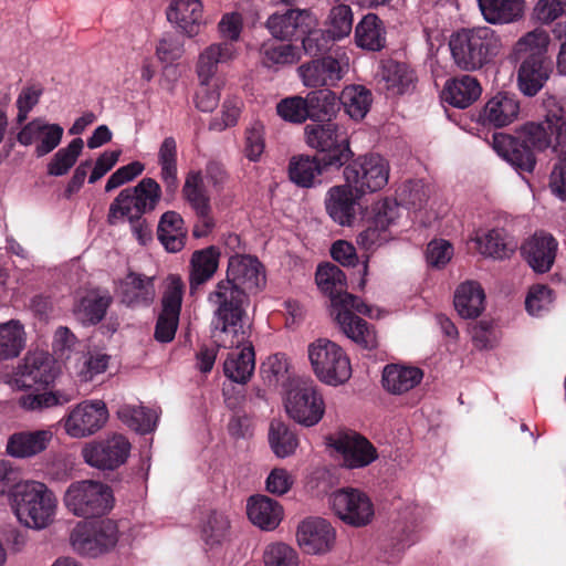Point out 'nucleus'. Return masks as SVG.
Listing matches in <instances>:
<instances>
[{"label":"nucleus","instance_id":"42","mask_svg":"<svg viewBox=\"0 0 566 566\" xmlns=\"http://www.w3.org/2000/svg\"><path fill=\"white\" fill-rule=\"evenodd\" d=\"M268 442L271 451L279 459L293 455L298 447L297 434L290 424L276 418L270 421Z\"/></svg>","mask_w":566,"mask_h":566},{"label":"nucleus","instance_id":"61","mask_svg":"<svg viewBox=\"0 0 566 566\" xmlns=\"http://www.w3.org/2000/svg\"><path fill=\"white\" fill-rule=\"evenodd\" d=\"M264 148V126L260 120H255L245 129L244 155L250 161L256 163Z\"/></svg>","mask_w":566,"mask_h":566},{"label":"nucleus","instance_id":"44","mask_svg":"<svg viewBox=\"0 0 566 566\" xmlns=\"http://www.w3.org/2000/svg\"><path fill=\"white\" fill-rule=\"evenodd\" d=\"M234 49L232 43L223 42L208 46L199 56L197 74L201 84L210 83L219 63L232 60Z\"/></svg>","mask_w":566,"mask_h":566},{"label":"nucleus","instance_id":"8","mask_svg":"<svg viewBox=\"0 0 566 566\" xmlns=\"http://www.w3.org/2000/svg\"><path fill=\"white\" fill-rule=\"evenodd\" d=\"M308 358L315 376L328 386H339L352 377L349 358L343 348L327 338L308 345Z\"/></svg>","mask_w":566,"mask_h":566},{"label":"nucleus","instance_id":"46","mask_svg":"<svg viewBox=\"0 0 566 566\" xmlns=\"http://www.w3.org/2000/svg\"><path fill=\"white\" fill-rule=\"evenodd\" d=\"M482 254L493 259H507L517 249V242L504 229H492L483 238L478 239Z\"/></svg>","mask_w":566,"mask_h":566},{"label":"nucleus","instance_id":"35","mask_svg":"<svg viewBox=\"0 0 566 566\" xmlns=\"http://www.w3.org/2000/svg\"><path fill=\"white\" fill-rule=\"evenodd\" d=\"M221 256L220 249L216 245H209L201 250H196L190 259L189 285L190 293L209 281L218 270Z\"/></svg>","mask_w":566,"mask_h":566},{"label":"nucleus","instance_id":"7","mask_svg":"<svg viewBox=\"0 0 566 566\" xmlns=\"http://www.w3.org/2000/svg\"><path fill=\"white\" fill-rule=\"evenodd\" d=\"M63 501L69 512L88 520L107 514L113 509L114 495L107 484L81 480L67 486Z\"/></svg>","mask_w":566,"mask_h":566},{"label":"nucleus","instance_id":"3","mask_svg":"<svg viewBox=\"0 0 566 566\" xmlns=\"http://www.w3.org/2000/svg\"><path fill=\"white\" fill-rule=\"evenodd\" d=\"M547 45V35L537 31L526 33L514 45V54L520 62L517 86L525 96H535L553 73Z\"/></svg>","mask_w":566,"mask_h":566},{"label":"nucleus","instance_id":"43","mask_svg":"<svg viewBox=\"0 0 566 566\" xmlns=\"http://www.w3.org/2000/svg\"><path fill=\"white\" fill-rule=\"evenodd\" d=\"M182 196L197 217L211 214L210 197L205 187L202 172L200 170H190L187 174L182 187Z\"/></svg>","mask_w":566,"mask_h":566},{"label":"nucleus","instance_id":"27","mask_svg":"<svg viewBox=\"0 0 566 566\" xmlns=\"http://www.w3.org/2000/svg\"><path fill=\"white\" fill-rule=\"evenodd\" d=\"M482 93V87L476 77L462 74L446 81L440 98L443 103L454 108L464 109L471 106Z\"/></svg>","mask_w":566,"mask_h":566},{"label":"nucleus","instance_id":"17","mask_svg":"<svg viewBox=\"0 0 566 566\" xmlns=\"http://www.w3.org/2000/svg\"><path fill=\"white\" fill-rule=\"evenodd\" d=\"M59 374L60 368L51 354L43 350L28 353L17 368L14 384L21 390L35 386L46 389Z\"/></svg>","mask_w":566,"mask_h":566},{"label":"nucleus","instance_id":"48","mask_svg":"<svg viewBox=\"0 0 566 566\" xmlns=\"http://www.w3.org/2000/svg\"><path fill=\"white\" fill-rule=\"evenodd\" d=\"M315 281L319 290L329 297L331 310L333 308L334 296L343 295L348 286L346 274L331 262L317 266Z\"/></svg>","mask_w":566,"mask_h":566},{"label":"nucleus","instance_id":"58","mask_svg":"<svg viewBox=\"0 0 566 566\" xmlns=\"http://www.w3.org/2000/svg\"><path fill=\"white\" fill-rule=\"evenodd\" d=\"M306 105L305 97L291 96L279 102L276 112L286 122L302 124L308 118Z\"/></svg>","mask_w":566,"mask_h":566},{"label":"nucleus","instance_id":"56","mask_svg":"<svg viewBox=\"0 0 566 566\" xmlns=\"http://www.w3.org/2000/svg\"><path fill=\"white\" fill-rule=\"evenodd\" d=\"M418 539L419 536L415 527H409L407 525L398 527L395 530L394 535L386 545L385 552L388 554L386 560L388 563L395 562L399 558L400 554L413 545Z\"/></svg>","mask_w":566,"mask_h":566},{"label":"nucleus","instance_id":"2","mask_svg":"<svg viewBox=\"0 0 566 566\" xmlns=\"http://www.w3.org/2000/svg\"><path fill=\"white\" fill-rule=\"evenodd\" d=\"M265 282L264 266L256 256L235 254L229 259L226 279L219 281L216 290L209 293L208 301L217 305L213 313L217 319L214 329L222 334L232 332L238 338L231 346L248 337L242 324L247 293L260 291Z\"/></svg>","mask_w":566,"mask_h":566},{"label":"nucleus","instance_id":"16","mask_svg":"<svg viewBox=\"0 0 566 566\" xmlns=\"http://www.w3.org/2000/svg\"><path fill=\"white\" fill-rule=\"evenodd\" d=\"M130 449L132 444L125 436L113 433L86 443L82 449V455L92 468L114 471L127 461Z\"/></svg>","mask_w":566,"mask_h":566},{"label":"nucleus","instance_id":"33","mask_svg":"<svg viewBox=\"0 0 566 566\" xmlns=\"http://www.w3.org/2000/svg\"><path fill=\"white\" fill-rule=\"evenodd\" d=\"M304 130L306 144L316 149L315 155H325L326 150L336 149V145L350 144L347 134L335 123L308 124Z\"/></svg>","mask_w":566,"mask_h":566},{"label":"nucleus","instance_id":"31","mask_svg":"<svg viewBox=\"0 0 566 566\" xmlns=\"http://www.w3.org/2000/svg\"><path fill=\"white\" fill-rule=\"evenodd\" d=\"M249 520L263 531L275 530L283 518V506L266 495H252L247 505Z\"/></svg>","mask_w":566,"mask_h":566},{"label":"nucleus","instance_id":"24","mask_svg":"<svg viewBox=\"0 0 566 566\" xmlns=\"http://www.w3.org/2000/svg\"><path fill=\"white\" fill-rule=\"evenodd\" d=\"M557 247L558 243L552 234L535 232L522 244L521 252L534 272L543 274L552 269Z\"/></svg>","mask_w":566,"mask_h":566},{"label":"nucleus","instance_id":"62","mask_svg":"<svg viewBox=\"0 0 566 566\" xmlns=\"http://www.w3.org/2000/svg\"><path fill=\"white\" fill-rule=\"evenodd\" d=\"M264 566H297V553L284 543L268 546L263 555Z\"/></svg>","mask_w":566,"mask_h":566},{"label":"nucleus","instance_id":"54","mask_svg":"<svg viewBox=\"0 0 566 566\" xmlns=\"http://www.w3.org/2000/svg\"><path fill=\"white\" fill-rule=\"evenodd\" d=\"M260 53L263 56L262 64L268 69L274 65L293 64L298 60L297 49L291 43H264L260 49Z\"/></svg>","mask_w":566,"mask_h":566},{"label":"nucleus","instance_id":"1","mask_svg":"<svg viewBox=\"0 0 566 566\" xmlns=\"http://www.w3.org/2000/svg\"><path fill=\"white\" fill-rule=\"evenodd\" d=\"M492 147L518 174L533 172L535 151L551 149L558 157L549 179V187L563 201L566 200V111L549 109L541 122H528L516 135L494 133Z\"/></svg>","mask_w":566,"mask_h":566},{"label":"nucleus","instance_id":"29","mask_svg":"<svg viewBox=\"0 0 566 566\" xmlns=\"http://www.w3.org/2000/svg\"><path fill=\"white\" fill-rule=\"evenodd\" d=\"M202 10L201 0H172L166 15L180 33L192 38L199 33L203 23Z\"/></svg>","mask_w":566,"mask_h":566},{"label":"nucleus","instance_id":"64","mask_svg":"<svg viewBox=\"0 0 566 566\" xmlns=\"http://www.w3.org/2000/svg\"><path fill=\"white\" fill-rule=\"evenodd\" d=\"M554 300V291L547 285L536 284L530 289L525 300V308L531 315H539L547 311Z\"/></svg>","mask_w":566,"mask_h":566},{"label":"nucleus","instance_id":"40","mask_svg":"<svg viewBox=\"0 0 566 566\" xmlns=\"http://www.w3.org/2000/svg\"><path fill=\"white\" fill-rule=\"evenodd\" d=\"M308 119L313 124H329L339 111L337 95L329 88L311 91L306 97Z\"/></svg>","mask_w":566,"mask_h":566},{"label":"nucleus","instance_id":"49","mask_svg":"<svg viewBox=\"0 0 566 566\" xmlns=\"http://www.w3.org/2000/svg\"><path fill=\"white\" fill-rule=\"evenodd\" d=\"M116 413L124 424L140 434L153 432L157 426L156 411L143 406L124 405L118 408Z\"/></svg>","mask_w":566,"mask_h":566},{"label":"nucleus","instance_id":"38","mask_svg":"<svg viewBox=\"0 0 566 566\" xmlns=\"http://www.w3.org/2000/svg\"><path fill=\"white\" fill-rule=\"evenodd\" d=\"M51 439L49 430L17 432L8 440L7 452L13 458H30L44 451Z\"/></svg>","mask_w":566,"mask_h":566},{"label":"nucleus","instance_id":"51","mask_svg":"<svg viewBox=\"0 0 566 566\" xmlns=\"http://www.w3.org/2000/svg\"><path fill=\"white\" fill-rule=\"evenodd\" d=\"M84 148L81 137L72 139L67 146L60 148L46 165V175L51 177L65 176L76 164Z\"/></svg>","mask_w":566,"mask_h":566},{"label":"nucleus","instance_id":"10","mask_svg":"<svg viewBox=\"0 0 566 566\" xmlns=\"http://www.w3.org/2000/svg\"><path fill=\"white\" fill-rule=\"evenodd\" d=\"M284 408L296 423L316 426L325 413V401L313 380H300L286 391Z\"/></svg>","mask_w":566,"mask_h":566},{"label":"nucleus","instance_id":"34","mask_svg":"<svg viewBox=\"0 0 566 566\" xmlns=\"http://www.w3.org/2000/svg\"><path fill=\"white\" fill-rule=\"evenodd\" d=\"M423 378L419 367L399 364L386 365L382 370V387L392 395H401L413 389Z\"/></svg>","mask_w":566,"mask_h":566},{"label":"nucleus","instance_id":"45","mask_svg":"<svg viewBox=\"0 0 566 566\" xmlns=\"http://www.w3.org/2000/svg\"><path fill=\"white\" fill-rule=\"evenodd\" d=\"M355 40L361 49L380 51L386 43L382 21L374 13L366 14L356 25Z\"/></svg>","mask_w":566,"mask_h":566},{"label":"nucleus","instance_id":"28","mask_svg":"<svg viewBox=\"0 0 566 566\" xmlns=\"http://www.w3.org/2000/svg\"><path fill=\"white\" fill-rule=\"evenodd\" d=\"M232 339L227 345L223 344V347H240L241 345H244L243 348L238 354H229L227 359L223 363V373L227 378H229L231 381L239 384V385H245L250 378L252 377L254 369H255V353L254 347L251 342H248V339H244L240 344H234L231 346L232 342H237L238 338L234 336L232 332ZM247 335L249 338L250 333L247 332Z\"/></svg>","mask_w":566,"mask_h":566},{"label":"nucleus","instance_id":"9","mask_svg":"<svg viewBox=\"0 0 566 566\" xmlns=\"http://www.w3.org/2000/svg\"><path fill=\"white\" fill-rule=\"evenodd\" d=\"M70 538L75 552L95 558L115 548L119 538L118 525L111 518L86 521L76 525Z\"/></svg>","mask_w":566,"mask_h":566},{"label":"nucleus","instance_id":"47","mask_svg":"<svg viewBox=\"0 0 566 566\" xmlns=\"http://www.w3.org/2000/svg\"><path fill=\"white\" fill-rule=\"evenodd\" d=\"M339 107L343 106L348 116L355 120L363 119L373 103L371 92L363 85L346 86L339 96Z\"/></svg>","mask_w":566,"mask_h":566},{"label":"nucleus","instance_id":"5","mask_svg":"<svg viewBox=\"0 0 566 566\" xmlns=\"http://www.w3.org/2000/svg\"><path fill=\"white\" fill-rule=\"evenodd\" d=\"M10 500L17 518L28 528L42 530L53 521L56 499L42 482L17 483L10 493Z\"/></svg>","mask_w":566,"mask_h":566},{"label":"nucleus","instance_id":"57","mask_svg":"<svg viewBox=\"0 0 566 566\" xmlns=\"http://www.w3.org/2000/svg\"><path fill=\"white\" fill-rule=\"evenodd\" d=\"M331 25L327 30L335 40H340L349 35L353 29V11L347 4H338L332 8L329 12Z\"/></svg>","mask_w":566,"mask_h":566},{"label":"nucleus","instance_id":"15","mask_svg":"<svg viewBox=\"0 0 566 566\" xmlns=\"http://www.w3.org/2000/svg\"><path fill=\"white\" fill-rule=\"evenodd\" d=\"M329 504L343 523L355 528L369 525L375 517L371 499L359 489L348 486L334 491Z\"/></svg>","mask_w":566,"mask_h":566},{"label":"nucleus","instance_id":"52","mask_svg":"<svg viewBox=\"0 0 566 566\" xmlns=\"http://www.w3.org/2000/svg\"><path fill=\"white\" fill-rule=\"evenodd\" d=\"M73 399V394L66 390H45L23 395L19 398V406L29 411H40L48 408L63 406Z\"/></svg>","mask_w":566,"mask_h":566},{"label":"nucleus","instance_id":"11","mask_svg":"<svg viewBox=\"0 0 566 566\" xmlns=\"http://www.w3.org/2000/svg\"><path fill=\"white\" fill-rule=\"evenodd\" d=\"M363 230L357 234L356 242L365 250L380 247L388 241V230L399 218V205L395 199L385 198L361 209Z\"/></svg>","mask_w":566,"mask_h":566},{"label":"nucleus","instance_id":"55","mask_svg":"<svg viewBox=\"0 0 566 566\" xmlns=\"http://www.w3.org/2000/svg\"><path fill=\"white\" fill-rule=\"evenodd\" d=\"M314 25L310 24L308 31L304 30V35L300 38L303 50L310 56H326L336 40L327 30L315 29Z\"/></svg>","mask_w":566,"mask_h":566},{"label":"nucleus","instance_id":"53","mask_svg":"<svg viewBox=\"0 0 566 566\" xmlns=\"http://www.w3.org/2000/svg\"><path fill=\"white\" fill-rule=\"evenodd\" d=\"M379 76L388 90H395L398 94L407 92L413 82V73L408 65L392 59L381 62Z\"/></svg>","mask_w":566,"mask_h":566},{"label":"nucleus","instance_id":"23","mask_svg":"<svg viewBox=\"0 0 566 566\" xmlns=\"http://www.w3.org/2000/svg\"><path fill=\"white\" fill-rule=\"evenodd\" d=\"M315 24V18L308 10L287 9L284 13H273L266 21V28L273 38L282 41H298Z\"/></svg>","mask_w":566,"mask_h":566},{"label":"nucleus","instance_id":"39","mask_svg":"<svg viewBox=\"0 0 566 566\" xmlns=\"http://www.w3.org/2000/svg\"><path fill=\"white\" fill-rule=\"evenodd\" d=\"M485 293L478 282L469 281L460 284L454 293L453 304L459 316L474 319L484 311Z\"/></svg>","mask_w":566,"mask_h":566},{"label":"nucleus","instance_id":"26","mask_svg":"<svg viewBox=\"0 0 566 566\" xmlns=\"http://www.w3.org/2000/svg\"><path fill=\"white\" fill-rule=\"evenodd\" d=\"M118 293L120 302L127 307H148L154 303L156 296L154 277L129 271L119 281Z\"/></svg>","mask_w":566,"mask_h":566},{"label":"nucleus","instance_id":"36","mask_svg":"<svg viewBox=\"0 0 566 566\" xmlns=\"http://www.w3.org/2000/svg\"><path fill=\"white\" fill-rule=\"evenodd\" d=\"M157 238L167 252L181 251L187 239V229L181 214L172 210L164 212L157 226Z\"/></svg>","mask_w":566,"mask_h":566},{"label":"nucleus","instance_id":"30","mask_svg":"<svg viewBox=\"0 0 566 566\" xmlns=\"http://www.w3.org/2000/svg\"><path fill=\"white\" fill-rule=\"evenodd\" d=\"M287 174L294 185L310 189L321 186L323 177L328 172L316 155L301 154L290 158Z\"/></svg>","mask_w":566,"mask_h":566},{"label":"nucleus","instance_id":"25","mask_svg":"<svg viewBox=\"0 0 566 566\" xmlns=\"http://www.w3.org/2000/svg\"><path fill=\"white\" fill-rule=\"evenodd\" d=\"M302 82L307 87L335 85L343 77L339 61L331 55L313 59L297 69Z\"/></svg>","mask_w":566,"mask_h":566},{"label":"nucleus","instance_id":"63","mask_svg":"<svg viewBox=\"0 0 566 566\" xmlns=\"http://www.w3.org/2000/svg\"><path fill=\"white\" fill-rule=\"evenodd\" d=\"M400 198L408 209L416 211L421 210L427 205L429 193L420 180H408L401 187Z\"/></svg>","mask_w":566,"mask_h":566},{"label":"nucleus","instance_id":"18","mask_svg":"<svg viewBox=\"0 0 566 566\" xmlns=\"http://www.w3.org/2000/svg\"><path fill=\"white\" fill-rule=\"evenodd\" d=\"M327 446L342 455V465L349 470L366 468L378 459L376 447L357 432L329 437Z\"/></svg>","mask_w":566,"mask_h":566},{"label":"nucleus","instance_id":"4","mask_svg":"<svg viewBox=\"0 0 566 566\" xmlns=\"http://www.w3.org/2000/svg\"><path fill=\"white\" fill-rule=\"evenodd\" d=\"M449 49L458 69L473 72L493 61L500 52L501 39L489 27L462 28L451 34Z\"/></svg>","mask_w":566,"mask_h":566},{"label":"nucleus","instance_id":"22","mask_svg":"<svg viewBox=\"0 0 566 566\" xmlns=\"http://www.w3.org/2000/svg\"><path fill=\"white\" fill-rule=\"evenodd\" d=\"M296 539L304 553L321 555L333 548L336 532L327 520L308 517L298 525Z\"/></svg>","mask_w":566,"mask_h":566},{"label":"nucleus","instance_id":"37","mask_svg":"<svg viewBox=\"0 0 566 566\" xmlns=\"http://www.w3.org/2000/svg\"><path fill=\"white\" fill-rule=\"evenodd\" d=\"M484 20L490 24H507L524 15V0H476Z\"/></svg>","mask_w":566,"mask_h":566},{"label":"nucleus","instance_id":"13","mask_svg":"<svg viewBox=\"0 0 566 566\" xmlns=\"http://www.w3.org/2000/svg\"><path fill=\"white\" fill-rule=\"evenodd\" d=\"M160 185L150 177L143 178L136 186L123 189L109 206L107 223L116 224V214H128L133 209L148 213L156 209L161 199Z\"/></svg>","mask_w":566,"mask_h":566},{"label":"nucleus","instance_id":"32","mask_svg":"<svg viewBox=\"0 0 566 566\" xmlns=\"http://www.w3.org/2000/svg\"><path fill=\"white\" fill-rule=\"evenodd\" d=\"M112 304L113 296L107 291L103 294L91 291L78 300L74 306V315L82 326H96L105 318Z\"/></svg>","mask_w":566,"mask_h":566},{"label":"nucleus","instance_id":"50","mask_svg":"<svg viewBox=\"0 0 566 566\" xmlns=\"http://www.w3.org/2000/svg\"><path fill=\"white\" fill-rule=\"evenodd\" d=\"M25 346L23 325L15 319L0 324V360H9L20 355Z\"/></svg>","mask_w":566,"mask_h":566},{"label":"nucleus","instance_id":"20","mask_svg":"<svg viewBox=\"0 0 566 566\" xmlns=\"http://www.w3.org/2000/svg\"><path fill=\"white\" fill-rule=\"evenodd\" d=\"M354 187L346 182L331 187L325 196L324 206L328 217L338 226L353 227L357 221V211L361 212L359 199L361 195Z\"/></svg>","mask_w":566,"mask_h":566},{"label":"nucleus","instance_id":"12","mask_svg":"<svg viewBox=\"0 0 566 566\" xmlns=\"http://www.w3.org/2000/svg\"><path fill=\"white\" fill-rule=\"evenodd\" d=\"M343 176L358 195L376 192L388 184L389 164L379 154L360 155L345 167Z\"/></svg>","mask_w":566,"mask_h":566},{"label":"nucleus","instance_id":"14","mask_svg":"<svg viewBox=\"0 0 566 566\" xmlns=\"http://www.w3.org/2000/svg\"><path fill=\"white\" fill-rule=\"evenodd\" d=\"M185 284L178 274H169L166 287L160 301L154 338L161 344H168L175 339L182 307Z\"/></svg>","mask_w":566,"mask_h":566},{"label":"nucleus","instance_id":"59","mask_svg":"<svg viewBox=\"0 0 566 566\" xmlns=\"http://www.w3.org/2000/svg\"><path fill=\"white\" fill-rule=\"evenodd\" d=\"M335 147L336 149L326 150L327 154L325 155H316L328 174L337 172L342 168L345 169L346 166L352 164V160H355L350 144H340Z\"/></svg>","mask_w":566,"mask_h":566},{"label":"nucleus","instance_id":"21","mask_svg":"<svg viewBox=\"0 0 566 566\" xmlns=\"http://www.w3.org/2000/svg\"><path fill=\"white\" fill-rule=\"evenodd\" d=\"M518 114L520 101L516 94L501 91L488 99L474 118L484 127L502 128L517 119Z\"/></svg>","mask_w":566,"mask_h":566},{"label":"nucleus","instance_id":"60","mask_svg":"<svg viewBox=\"0 0 566 566\" xmlns=\"http://www.w3.org/2000/svg\"><path fill=\"white\" fill-rule=\"evenodd\" d=\"M63 133L60 124H50L43 119L41 136L34 149L35 156L41 158L52 153L61 144Z\"/></svg>","mask_w":566,"mask_h":566},{"label":"nucleus","instance_id":"41","mask_svg":"<svg viewBox=\"0 0 566 566\" xmlns=\"http://www.w3.org/2000/svg\"><path fill=\"white\" fill-rule=\"evenodd\" d=\"M177 142L172 136L165 137L158 149V165L160 179L165 185V191L174 196L179 187L177 166Z\"/></svg>","mask_w":566,"mask_h":566},{"label":"nucleus","instance_id":"19","mask_svg":"<svg viewBox=\"0 0 566 566\" xmlns=\"http://www.w3.org/2000/svg\"><path fill=\"white\" fill-rule=\"evenodd\" d=\"M108 409L103 400L77 405L65 421V430L73 438H84L101 430L108 420Z\"/></svg>","mask_w":566,"mask_h":566},{"label":"nucleus","instance_id":"6","mask_svg":"<svg viewBox=\"0 0 566 566\" xmlns=\"http://www.w3.org/2000/svg\"><path fill=\"white\" fill-rule=\"evenodd\" d=\"M353 311L370 318L374 317L373 306L365 303L359 296L347 291L340 296H334L331 315L340 331L364 349L377 348L378 342L374 327Z\"/></svg>","mask_w":566,"mask_h":566}]
</instances>
